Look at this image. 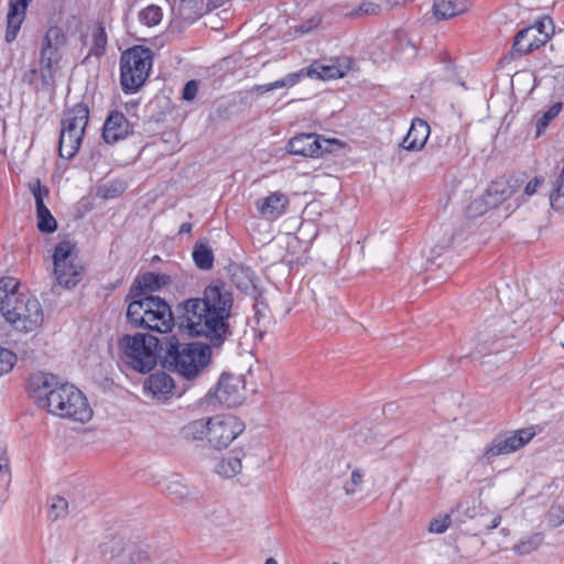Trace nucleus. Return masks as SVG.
<instances>
[{"label":"nucleus","instance_id":"obj_16","mask_svg":"<svg viewBox=\"0 0 564 564\" xmlns=\"http://www.w3.org/2000/svg\"><path fill=\"white\" fill-rule=\"evenodd\" d=\"M329 140H319L314 133H303L292 138L288 143V151L293 155L317 158L328 151Z\"/></svg>","mask_w":564,"mask_h":564},{"label":"nucleus","instance_id":"obj_48","mask_svg":"<svg viewBox=\"0 0 564 564\" xmlns=\"http://www.w3.org/2000/svg\"><path fill=\"white\" fill-rule=\"evenodd\" d=\"M481 514L482 513L480 512V506H476L475 502L473 503L471 507H467L465 510V516L469 519H474Z\"/></svg>","mask_w":564,"mask_h":564},{"label":"nucleus","instance_id":"obj_17","mask_svg":"<svg viewBox=\"0 0 564 564\" xmlns=\"http://www.w3.org/2000/svg\"><path fill=\"white\" fill-rule=\"evenodd\" d=\"M132 133V126L126 116L118 111H111L105 120L102 138L106 143L115 144Z\"/></svg>","mask_w":564,"mask_h":564},{"label":"nucleus","instance_id":"obj_38","mask_svg":"<svg viewBox=\"0 0 564 564\" xmlns=\"http://www.w3.org/2000/svg\"><path fill=\"white\" fill-rule=\"evenodd\" d=\"M68 502L65 498L56 496L52 498L50 507V517L57 520L67 513Z\"/></svg>","mask_w":564,"mask_h":564},{"label":"nucleus","instance_id":"obj_42","mask_svg":"<svg viewBox=\"0 0 564 564\" xmlns=\"http://www.w3.org/2000/svg\"><path fill=\"white\" fill-rule=\"evenodd\" d=\"M549 524L553 528L560 527L564 522V508L560 505H553L547 512Z\"/></svg>","mask_w":564,"mask_h":564},{"label":"nucleus","instance_id":"obj_54","mask_svg":"<svg viewBox=\"0 0 564 564\" xmlns=\"http://www.w3.org/2000/svg\"><path fill=\"white\" fill-rule=\"evenodd\" d=\"M308 30H310V29H304V26H301V28H300V32H301V33L308 32Z\"/></svg>","mask_w":564,"mask_h":564},{"label":"nucleus","instance_id":"obj_35","mask_svg":"<svg viewBox=\"0 0 564 564\" xmlns=\"http://www.w3.org/2000/svg\"><path fill=\"white\" fill-rule=\"evenodd\" d=\"M139 20L147 26L158 25L162 20V10L151 4L139 12Z\"/></svg>","mask_w":564,"mask_h":564},{"label":"nucleus","instance_id":"obj_43","mask_svg":"<svg viewBox=\"0 0 564 564\" xmlns=\"http://www.w3.org/2000/svg\"><path fill=\"white\" fill-rule=\"evenodd\" d=\"M166 491L170 496L175 499H185L189 495V489L183 482L176 480L172 481L167 487Z\"/></svg>","mask_w":564,"mask_h":564},{"label":"nucleus","instance_id":"obj_47","mask_svg":"<svg viewBox=\"0 0 564 564\" xmlns=\"http://www.w3.org/2000/svg\"><path fill=\"white\" fill-rule=\"evenodd\" d=\"M543 183V180L541 177H534L533 180H531L525 188H524V193L528 195V196H532L533 194L536 193L538 191V187Z\"/></svg>","mask_w":564,"mask_h":564},{"label":"nucleus","instance_id":"obj_50","mask_svg":"<svg viewBox=\"0 0 564 564\" xmlns=\"http://www.w3.org/2000/svg\"><path fill=\"white\" fill-rule=\"evenodd\" d=\"M501 522V517L500 516H496L492 518L491 522L489 524L486 525V529L488 531L492 530V529H496Z\"/></svg>","mask_w":564,"mask_h":564},{"label":"nucleus","instance_id":"obj_33","mask_svg":"<svg viewBox=\"0 0 564 564\" xmlns=\"http://www.w3.org/2000/svg\"><path fill=\"white\" fill-rule=\"evenodd\" d=\"M107 43L108 41L105 28L101 24H98L93 32V44L90 47V55L97 57L104 55Z\"/></svg>","mask_w":564,"mask_h":564},{"label":"nucleus","instance_id":"obj_55","mask_svg":"<svg viewBox=\"0 0 564 564\" xmlns=\"http://www.w3.org/2000/svg\"><path fill=\"white\" fill-rule=\"evenodd\" d=\"M334 564H338V563H334Z\"/></svg>","mask_w":564,"mask_h":564},{"label":"nucleus","instance_id":"obj_6","mask_svg":"<svg viewBox=\"0 0 564 564\" xmlns=\"http://www.w3.org/2000/svg\"><path fill=\"white\" fill-rule=\"evenodd\" d=\"M351 67V59L347 56L314 61L310 66L297 72L290 73L273 83L257 85L253 91L258 95L280 88H291L304 77L329 80L344 77Z\"/></svg>","mask_w":564,"mask_h":564},{"label":"nucleus","instance_id":"obj_37","mask_svg":"<svg viewBox=\"0 0 564 564\" xmlns=\"http://www.w3.org/2000/svg\"><path fill=\"white\" fill-rule=\"evenodd\" d=\"M15 362V354L8 348L0 347V377L11 371Z\"/></svg>","mask_w":564,"mask_h":564},{"label":"nucleus","instance_id":"obj_27","mask_svg":"<svg viewBox=\"0 0 564 564\" xmlns=\"http://www.w3.org/2000/svg\"><path fill=\"white\" fill-rule=\"evenodd\" d=\"M170 283V276L163 273H154L148 272L142 275L141 280L138 284H134L131 288L130 293H133L132 296H141L142 292L149 291H158L162 286H165Z\"/></svg>","mask_w":564,"mask_h":564},{"label":"nucleus","instance_id":"obj_2","mask_svg":"<svg viewBox=\"0 0 564 564\" xmlns=\"http://www.w3.org/2000/svg\"><path fill=\"white\" fill-rule=\"evenodd\" d=\"M18 285L12 278L0 281V313L15 330L31 333L43 325L44 311L34 295L20 292Z\"/></svg>","mask_w":564,"mask_h":564},{"label":"nucleus","instance_id":"obj_18","mask_svg":"<svg viewBox=\"0 0 564 564\" xmlns=\"http://www.w3.org/2000/svg\"><path fill=\"white\" fill-rule=\"evenodd\" d=\"M498 324L490 325L480 332L477 336L476 352L479 355H488L499 352L510 346L513 337L498 336Z\"/></svg>","mask_w":564,"mask_h":564},{"label":"nucleus","instance_id":"obj_28","mask_svg":"<svg viewBox=\"0 0 564 564\" xmlns=\"http://www.w3.org/2000/svg\"><path fill=\"white\" fill-rule=\"evenodd\" d=\"M117 551L111 556L113 564H149L150 557L143 550L129 549L124 550L121 547L119 542L113 543L112 552Z\"/></svg>","mask_w":564,"mask_h":564},{"label":"nucleus","instance_id":"obj_22","mask_svg":"<svg viewBox=\"0 0 564 564\" xmlns=\"http://www.w3.org/2000/svg\"><path fill=\"white\" fill-rule=\"evenodd\" d=\"M431 129L429 123L420 118L412 120L411 127L404 137L401 147L408 151L421 150L430 135Z\"/></svg>","mask_w":564,"mask_h":564},{"label":"nucleus","instance_id":"obj_41","mask_svg":"<svg viewBox=\"0 0 564 564\" xmlns=\"http://www.w3.org/2000/svg\"><path fill=\"white\" fill-rule=\"evenodd\" d=\"M451 522L452 521L449 514L435 518L430 522L429 531L432 533L442 534L448 529Z\"/></svg>","mask_w":564,"mask_h":564},{"label":"nucleus","instance_id":"obj_52","mask_svg":"<svg viewBox=\"0 0 564 564\" xmlns=\"http://www.w3.org/2000/svg\"><path fill=\"white\" fill-rule=\"evenodd\" d=\"M192 231V224L183 223L180 227V234H189Z\"/></svg>","mask_w":564,"mask_h":564},{"label":"nucleus","instance_id":"obj_4","mask_svg":"<svg viewBox=\"0 0 564 564\" xmlns=\"http://www.w3.org/2000/svg\"><path fill=\"white\" fill-rule=\"evenodd\" d=\"M163 365L185 379L197 377L210 361V349L199 343L181 344L175 336L165 339Z\"/></svg>","mask_w":564,"mask_h":564},{"label":"nucleus","instance_id":"obj_39","mask_svg":"<svg viewBox=\"0 0 564 564\" xmlns=\"http://www.w3.org/2000/svg\"><path fill=\"white\" fill-rule=\"evenodd\" d=\"M364 481V473L360 469H354L351 471L350 479L344 485V491L348 496H352L357 492L358 488Z\"/></svg>","mask_w":564,"mask_h":564},{"label":"nucleus","instance_id":"obj_11","mask_svg":"<svg viewBox=\"0 0 564 564\" xmlns=\"http://www.w3.org/2000/svg\"><path fill=\"white\" fill-rule=\"evenodd\" d=\"M209 446L215 449L227 448L246 430V424L238 416L229 413L208 417Z\"/></svg>","mask_w":564,"mask_h":564},{"label":"nucleus","instance_id":"obj_32","mask_svg":"<svg viewBox=\"0 0 564 564\" xmlns=\"http://www.w3.org/2000/svg\"><path fill=\"white\" fill-rule=\"evenodd\" d=\"M543 542L542 533H533L521 539L513 545V551L519 555H527L535 551Z\"/></svg>","mask_w":564,"mask_h":564},{"label":"nucleus","instance_id":"obj_3","mask_svg":"<svg viewBox=\"0 0 564 564\" xmlns=\"http://www.w3.org/2000/svg\"><path fill=\"white\" fill-rule=\"evenodd\" d=\"M178 310L180 328L192 337H206L214 346H220L230 334L229 323L212 315L209 306L197 297L183 301Z\"/></svg>","mask_w":564,"mask_h":564},{"label":"nucleus","instance_id":"obj_53","mask_svg":"<svg viewBox=\"0 0 564 564\" xmlns=\"http://www.w3.org/2000/svg\"><path fill=\"white\" fill-rule=\"evenodd\" d=\"M264 564H278V562L273 557H269Z\"/></svg>","mask_w":564,"mask_h":564},{"label":"nucleus","instance_id":"obj_24","mask_svg":"<svg viewBox=\"0 0 564 564\" xmlns=\"http://www.w3.org/2000/svg\"><path fill=\"white\" fill-rule=\"evenodd\" d=\"M470 7V0H434L432 9L437 20H448L467 12Z\"/></svg>","mask_w":564,"mask_h":564},{"label":"nucleus","instance_id":"obj_40","mask_svg":"<svg viewBox=\"0 0 564 564\" xmlns=\"http://www.w3.org/2000/svg\"><path fill=\"white\" fill-rule=\"evenodd\" d=\"M123 185L121 183H112L98 187L97 195L105 198L118 197L123 192Z\"/></svg>","mask_w":564,"mask_h":564},{"label":"nucleus","instance_id":"obj_19","mask_svg":"<svg viewBox=\"0 0 564 564\" xmlns=\"http://www.w3.org/2000/svg\"><path fill=\"white\" fill-rule=\"evenodd\" d=\"M254 205L260 217L274 220L285 212L289 198L281 192H274L267 197L257 199Z\"/></svg>","mask_w":564,"mask_h":564},{"label":"nucleus","instance_id":"obj_8","mask_svg":"<svg viewBox=\"0 0 564 564\" xmlns=\"http://www.w3.org/2000/svg\"><path fill=\"white\" fill-rule=\"evenodd\" d=\"M153 54L150 48L133 46L121 54L120 57V83L123 91H138L152 67Z\"/></svg>","mask_w":564,"mask_h":564},{"label":"nucleus","instance_id":"obj_15","mask_svg":"<svg viewBox=\"0 0 564 564\" xmlns=\"http://www.w3.org/2000/svg\"><path fill=\"white\" fill-rule=\"evenodd\" d=\"M246 381L241 375L223 373L216 389L217 400L226 406H237L246 398Z\"/></svg>","mask_w":564,"mask_h":564},{"label":"nucleus","instance_id":"obj_14","mask_svg":"<svg viewBox=\"0 0 564 564\" xmlns=\"http://www.w3.org/2000/svg\"><path fill=\"white\" fill-rule=\"evenodd\" d=\"M535 435L532 429H522L508 436H497L480 457L484 464H490L500 455L511 454L529 443Z\"/></svg>","mask_w":564,"mask_h":564},{"label":"nucleus","instance_id":"obj_34","mask_svg":"<svg viewBox=\"0 0 564 564\" xmlns=\"http://www.w3.org/2000/svg\"><path fill=\"white\" fill-rule=\"evenodd\" d=\"M36 213H37V218H39L37 228L40 231L53 232L56 230V228H57L56 220L52 216L50 209L45 205H43V209H42V207H37Z\"/></svg>","mask_w":564,"mask_h":564},{"label":"nucleus","instance_id":"obj_23","mask_svg":"<svg viewBox=\"0 0 564 564\" xmlns=\"http://www.w3.org/2000/svg\"><path fill=\"white\" fill-rule=\"evenodd\" d=\"M88 120V106L79 102L65 113L62 120V129L84 135Z\"/></svg>","mask_w":564,"mask_h":564},{"label":"nucleus","instance_id":"obj_29","mask_svg":"<svg viewBox=\"0 0 564 564\" xmlns=\"http://www.w3.org/2000/svg\"><path fill=\"white\" fill-rule=\"evenodd\" d=\"M83 135L61 129L58 152L59 156L70 160L79 150Z\"/></svg>","mask_w":564,"mask_h":564},{"label":"nucleus","instance_id":"obj_12","mask_svg":"<svg viewBox=\"0 0 564 564\" xmlns=\"http://www.w3.org/2000/svg\"><path fill=\"white\" fill-rule=\"evenodd\" d=\"M553 33V20L550 17H543L516 35L513 50L520 54H530L545 45Z\"/></svg>","mask_w":564,"mask_h":564},{"label":"nucleus","instance_id":"obj_49","mask_svg":"<svg viewBox=\"0 0 564 564\" xmlns=\"http://www.w3.org/2000/svg\"><path fill=\"white\" fill-rule=\"evenodd\" d=\"M0 471H2V473L9 471V459L4 455L0 456Z\"/></svg>","mask_w":564,"mask_h":564},{"label":"nucleus","instance_id":"obj_46","mask_svg":"<svg viewBox=\"0 0 564 564\" xmlns=\"http://www.w3.org/2000/svg\"><path fill=\"white\" fill-rule=\"evenodd\" d=\"M198 91V83L196 80H189L185 84L182 98L186 101H192Z\"/></svg>","mask_w":564,"mask_h":564},{"label":"nucleus","instance_id":"obj_26","mask_svg":"<svg viewBox=\"0 0 564 564\" xmlns=\"http://www.w3.org/2000/svg\"><path fill=\"white\" fill-rule=\"evenodd\" d=\"M181 436L187 442H203L209 444L208 417L193 420L181 429Z\"/></svg>","mask_w":564,"mask_h":564},{"label":"nucleus","instance_id":"obj_5","mask_svg":"<svg viewBox=\"0 0 564 564\" xmlns=\"http://www.w3.org/2000/svg\"><path fill=\"white\" fill-rule=\"evenodd\" d=\"M127 319L135 328L161 334L171 332L174 326L171 306L163 299L153 295L133 299L127 308Z\"/></svg>","mask_w":564,"mask_h":564},{"label":"nucleus","instance_id":"obj_1","mask_svg":"<svg viewBox=\"0 0 564 564\" xmlns=\"http://www.w3.org/2000/svg\"><path fill=\"white\" fill-rule=\"evenodd\" d=\"M28 391L40 408L54 415L82 423L93 416V410L83 392L73 384L61 382L52 373H32L28 379Z\"/></svg>","mask_w":564,"mask_h":564},{"label":"nucleus","instance_id":"obj_51","mask_svg":"<svg viewBox=\"0 0 564 564\" xmlns=\"http://www.w3.org/2000/svg\"><path fill=\"white\" fill-rule=\"evenodd\" d=\"M39 70L31 69L24 75V80L32 83Z\"/></svg>","mask_w":564,"mask_h":564},{"label":"nucleus","instance_id":"obj_7","mask_svg":"<svg viewBox=\"0 0 564 564\" xmlns=\"http://www.w3.org/2000/svg\"><path fill=\"white\" fill-rule=\"evenodd\" d=\"M118 346L124 364L141 373H148L156 366L159 350L163 349L159 338L150 334L124 335Z\"/></svg>","mask_w":564,"mask_h":564},{"label":"nucleus","instance_id":"obj_13","mask_svg":"<svg viewBox=\"0 0 564 564\" xmlns=\"http://www.w3.org/2000/svg\"><path fill=\"white\" fill-rule=\"evenodd\" d=\"M212 310L216 318L228 322L234 304L230 285L221 280L212 281L203 291V296L197 297Z\"/></svg>","mask_w":564,"mask_h":564},{"label":"nucleus","instance_id":"obj_36","mask_svg":"<svg viewBox=\"0 0 564 564\" xmlns=\"http://www.w3.org/2000/svg\"><path fill=\"white\" fill-rule=\"evenodd\" d=\"M562 108V102H555L543 113V116L536 122V137H540L544 133L549 123L558 116Z\"/></svg>","mask_w":564,"mask_h":564},{"label":"nucleus","instance_id":"obj_21","mask_svg":"<svg viewBox=\"0 0 564 564\" xmlns=\"http://www.w3.org/2000/svg\"><path fill=\"white\" fill-rule=\"evenodd\" d=\"M32 0H10L9 1V12L7 15V31H6V41L11 43L15 40L21 24L24 21L25 12L29 3Z\"/></svg>","mask_w":564,"mask_h":564},{"label":"nucleus","instance_id":"obj_25","mask_svg":"<svg viewBox=\"0 0 564 564\" xmlns=\"http://www.w3.org/2000/svg\"><path fill=\"white\" fill-rule=\"evenodd\" d=\"M232 283L238 290L246 294L253 293L256 290V276L253 271L241 264H232L229 269Z\"/></svg>","mask_w":564,"mask_h":564},{"label":"nucleus","instance_id":"obj_10","mask_svg":"<svg viewBox=\"0 0 564 564\" xmlns=\"http://www.w3.org/2000/svg\"><path fill=\"white\" fill-rule=\"evenodd\" d=\"M53 272L56 283L65 289L76 286L84 274V265L78 258L75 245L61 241L53 253Z\"/></svg>","mask_w":564,"mask_h":564},{"label":"nucleus","instance_id":"obj_20","mask_svg":"<svg viewBox=\"0 0 564 564\" xmlns=\"http://www.w3.org/2000/svg\"><path fill=\"white\" fill-rule=\"evenodd\" d=\"M144 392L153 400L165 401L174 388L171 376L165 372H155L150 375L144 382Z\"/></svg>","mask_w":564,"mask_h":564},{"label":"nucleus","instance_id":"obj_9","mask_svg":"<svg viewBox=\"0 0 564 564\" xmlns=\"http://www.w3.org/2000/svg\"><path fill=\"white\" fill-rule=\"evenodd\" d=\"M66 44V35L58 26H51L42 41L40 52V67L39 73L42 80V86L46 90H52L55 87V77L59 69V62L62 59L61 48Z\"/></svg>","mask_w":564,"mask_h":564},{"label":"nucleus","instance_id":"obj_44","mask_svg":"<svg viewBox=\"0 0 564 564\" xmlns=\"http://www.w3.org/2000/svg\"><path fill=\"white\" fill-rule=\"evenodd\" d=\"M30 189L34 196L35 199V206L42 207L44 204V197L48 195V189L45 186H42L40 181H35L34 183L30 184Z\"/></svg>","mask_w":564,"mask_h":564},{"label":"nucleus","instance_id":"obj_31","mask_svg":"<svg viewBox=\"0 0 564 564\" xmlns=\"http://www.w3.org/2000/svg\"><path fill=\"white\" fill-rule=\"evenodd\" d=\"M242 469L241 458L237 455L229 454L218 462L216 473L226 478H232Z\"/></svg>","mask_w":564,"mask_h":564},{"label":"nucleus","instance_id":"obj_30","mask_svg":"<svg viewBox=\"0 0 564 564\" xmlns=\"http://www.w3.org/2000/svg\"><path fill=\"white\" fill-rule=\"evenodd\" d=\"M193 260L200 270H210L214 265V252L205 241H198L193 249Z\"/></svg>","mask_w":564,"mask_h":564},{"label":"nucleus","instance_id":"obj_45","mask_svg":"<svg viewBox=\"0 0 564 564\" xmlns=\"http://www.w3.org/2000/svg\"><path fill=\"white\" fill-rule=\"evenodd\" d=\"M381 11V8L379 4L377 3H373V2H369V1H365L362 3H360V6L358 7V9L356 11H352L350 13L351 17H357V15H377L379 14Z\"/></svg>","mask_w":564,"mask_h":564}]
</instances>
